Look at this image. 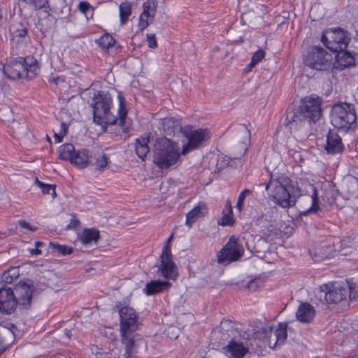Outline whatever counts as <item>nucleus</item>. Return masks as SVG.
I'll list each match as a JSON object with an SVG mask.
<instances>
[{"label": "nucleus", "mask_w": 358, "mask_h": 358, "mask_svg": "<svg viewBox=\"0 0 358 358\" xmlns=\"http://www.w3.org/2000/svg\"><path fill=\"white\" fill-rule=\"evenodd\" d=\"M120 106L118 109L119 117L111 112L112 98L110 94L99 91L94 94L92 103L93 108V119L96 124L101 127L117 124L122 127V131H129L128 127H125L127 110L124 104V98L119 95Z\"/></svg>", "instance_id": "obj_1"}, {"label": "nucleus", "mask_w": 358, "mask_h": 358, "mask_svg": "<svg viewBox=\"0 0 358 358\" xmlns=\"http://www.w3.org/2000/svg\"><path fill=\"white\" fill-rule=\"evenodd\" d=\"M291 180L280 176L276 179L271 176L266 185V189H271L269 196L278 205L284 208H289L295 205L296 199L301 196V191L298 186L291 184Z\"/></svg>", "instance_id": "obj_2"}, {"label": "nucleus", "mask_w": 358, "mask_h": 358, "mask_svg": "<svg viewBox=\"0 0 358 358\" xmlns=\"http://www.w3.org/2000/svg\"><path fill=\"white\" fill-rule=\"evenodd\" d=\"M152 152L154 164L162 169L179 164L182 155L176 143L165 137L155 139Z\"/></svg>", "instance_id": "obj_3"}, {"label": "nucleus", "mask_w": 358, "mask_h": 358, "mask_svg": "<svg viewBox=\"0 0 358 358\" xmlns=\"http://www.w3.org/2000/svg\"><path fill=\"white\" fill-rule=\"evenodd\" d=\"M39 71L38 62L33 57H10L3 66V73L10 79L32 78Z\"/></svg>", "instance_id": "obj_4"}, {"label": "nucleus", "mask_w": 358, "mask_h": 358, "mask_svg": "<svg viewBox=\"0 0 358 358\" xmlns=\"http://www.w3.org/2000/svg\"><path fill=\"white\" fill-rule=\"evenodd\" d=\"M331 122L334 127L342 131L356 127L357 116L353 106L346 103L334 105L331 109Z\"/></svg>", "instance_id": "obj_5"}, {"label": "nucleus", "mask_w": 358, "mask_h": 358, "mask_svg": "<svg viewBox=\"0 0 358 358\" xmlns=\"http://www.w3.org/2000/svg\"><path fill=\"white\" fill-rule=\"evenodd\" d=\"M354 291L352 286L343 287L339 285L324 284L316 292V297L326 303H337L348 296L352 299Z\"/></svg>", "instance_id": "obj_6"}, {"label": "nucleus", "mask_w": 358, "mask_h": 358, "mask_svg": "<svg viewBox=\"0 0 358 358\" xmlns=\"http://www.w3.org/2000/svg\"><path fill=\"white\" fill-rule=\"evenodd\" d=\"M306 66L320 71L331 69L333 64V56L320 46L311 47L304 57Z\"/></svg>", "instance_id": "obj_7"}, {"label": "nucleus", "mask_w": 358, "mask_h": 358, "mask_svg": "<svg viewBox=\"0 0 358 358\" xmlns=\"http://www.w3.org/2000/svg\"><path fill=\"white\" fill-rule=\"evenodd\" d=\"M322 43L331 52L346 50L348 39L340 28L328 29L322 32Z\"/></svg>", "instance_id": "obj_8"}, {"label": "nucleus", "mask_w": 358, "mask_h": 358, "mask_svg": "<svg viewBox=\"0 0 358 358\" xmlns=\"http://www.w3.org/2000/svg\"><path fill=\"white\" fill-rule=\"evenodd\" d=\"M180 131L188 141L187 143L182 147L181 151L182 155H185L189 151L198 148L209 138L207 129H192L191 127H185L183 129H180Z\"/></svg>", "instance_id": "obj_9"}, {"label": "nucleus", "mask_w": 358, "mask_h": 358, "mask_svg": "<svg viewBox=\"0 0 358 358\" xmlns=\"http://www.w3.org/2000/svg\"><path fill=\"white\" fill-rule=\"evenodd\" d=\"M321 103L322 99L315 95H310L302 99L299 108L310 124L320 120L322 115Z\"/></svg>", "instance_id": "obj_10"}, {"label": "nucleus", "mask_w": 358, "mask_h": 358, "mask_svg": "<svg viewBox=\"0 0 358 358\" xmlns=\"http://www.w3.org/2000/svg\"><path fill=\"white\" fill-rule=\"evenodd\" d=\"M34 286L30 283V280L27 281L20 280L14 287V294L15 295L18 308L27 310L31 306Z\"/></svg>", "instance_id": "obj_11"}, {"label": "nucleus", "mask_w": 358, "mask_h": 358, "mask_svg": "<svg viewBox=\"0 0 358 358\" xmlns=\"http://www.w3.org/2000/svg\"><path fill=\"white\" fill-rule=\"evenodd\" d=\"M243 252V247L236 241L234 238L231 237L220 252L217 256L218 262L220 264H228L238 260Z\"/></svg>", "instance_id": "obj_12"}, {"label": "nucleus", "mask_w": 358, "mask_h": 358, "mask_svg": "<svg viewBox=\"0 0 358 358\" xmlns=\"http://www.w3.org/2000/svg\"><path fill=\"white\" fill-rule=\"evenodd\" d=\"M161 265L159 271L165 278L175 279L177 276L176 266L172 261L171 246L165 245L160 255Z\"/></svg>", "instance_id": "obj_13"}, {"label": "nucleus", "mask_w": 358, "mask_h": 358, "mask_svg": "<svg viewBox=\"0 0 358 358\" xmlns=\"http://www.w3.org/2000/svg\"><path fill=\"white\" fill-rule=\"evenodd\" d=\"M310 124L301 113L299 108L288 110L286 114L285 126L292 132L309 127Z\"/></svg>", "instance_id": "obj_14"}, {"label": "nucleus", "mask_w": 358, "mask_h": 358, "mask_svg": "<svg viewBox=\"0 0 358 358\" xmlns=\"http://www.w3.org/2000/svg\"><path fill=\"white\" fill-rule=\"evenodd\" d=\"M222 352L227 358H244L249 352V347L247 342L231 338L222 347Z\"/></svg>", "instance_id": "obj_15"}, {"label": "nucleus", "mask_w": 358, "mask_h": 358, "mask_svg": "<svg viewBox=\"0 0 358 358\" xmlns=\"http://www.w3.org/2000/svg\"><path fill=\"white\" fill-rule=\"evenodd\" d=\"M18 307L13 290L7 287L0 288V312L12 314Z\"/></svg>", "instance_id": "obj_16"}, {"label": "nucleus", "mask_w": 358, "mask_h": 358, "mask_svg": "<svg viewBox=\"0 0 358 358\" xmlns=\"http://www.w3.org/2000/svg\"><path fill=\"white\" fill-rule=\"evenodd\" d=\"M120 317V331H136L138 329L137 315L134 308L122 307L119 310Z\"/></svg>", "instance_id": "obj_17"}, {"label": "nucleus", "mask_w": 358, "mask_h": 358, "mask_svg": "<svg viewBox=\"0 0 358 358\" xmlns=\"http://www.w3.org/2000/svg\"><path fill=\"white\" fill-rule=\"evenodd\" d=\"M157 3L155 1L148 0L143 5V12L140 15L138 28L145 29L154 20Z\"/></svg>", "instance_id": "obj_18"}, {"label": "nucleus", "mask_w": 358, "mask_h": 358, "mask_svg": "<svg viewBox=\"0 0 358 358\" xmlns=\"http://www.w3.org/2000/svg\"><path fill=\"white\" fill-rule=\"evenodd\" d=\"M16 330V326L12 323L3 326L0 329V355L14 341L15 338V331Z\"/></svg>", "instance_id": "obj_19"}, {"label": "nucleus", "mask_w": 358, "mask_h": 358, "mask_svg": "<svg viewBox=\"0 0 358 358\" xmlns=\"http://www.w3.org/2000/svg\"><path fill=\"white\" fill-rule=\"evenodd\" d=\"M325 150L330 155L341 154L344 150L341 137L334 131L329 130L327 135Z\"/></svg>", "instance_id": "obj_20"}, {"label": "nucleus", "mask_w": 358, "mask_h": 358, "mask_svg": "<svg viewBox=\"0 0 358 358\" xmlns=\"http://www.w3.org/2000/svg\"><path fill=\"white\" fill-rule=\"evenodd\" d=\"M235 330L233 329L231 322L228 320L222 321L219 327L213 331V336L221 341H227L231 339Z\"/></svg>", "instance_id": "obj_21"}, {"label": "nucleus", "mask_w": 358, "mask_h": 358, "mask_svg": "<svg viewBox=\"0 0 358 358\" xmlns=\"http://www.w3.org/2000/svg\"><path fill=\"white\" fill-rule=\"evenodd\" d=\"M208 213L206 203L200 201L186 215L185 224L189 228L199 218L203 217Z\"/></svg>", "instance_id": "obj_22"}, {"label": "nucleus", "mask_w": 358, "mask_h": 358, "mask_svg": "<svg viewBox=\"0 0 358 358\" xmlns=\"http://www.w3.org/2000/svg\"><path fill=\"white\" fill-rule=\"evenodd\" d=\"M315 315V311L313 306L308 303H302L296 313L297 320L303 323L310 322Z\"/></svg>", "instance_id": "obj_23"}, {"label": "nucleus", "mask_w": 358, "mask_h": 358, "mask_svg": "<svg viewBox=\"0 0 358 358\" xmlns=\"http://www.w3.org/2000/svg\"><path fill=\"white\" fill-rule=\"evenodd\" d=\"M27 27L23 24H20L19 28H17L12 33L11 43L13 48L18 49L21 46L25 47L27 43Z\"/></svg>", "instance_id": "obj_24"}, {"label": "nucleus", "mask_w": 358, "mask_h": 358, "mask_svg": "<svg viewBox=\"0 0 358 358\" xmlns=\"http://www.w3.org/2000/svg\"><path fill=\"white\" fill-rule=\"evenodd\" d=\"M136 331H126L121 332L122 343L125 346V353L127 357H131L134 353L136 346V336L134 334Z\"/></svg>", "instance_id": "obj_25"}, {"label": "nucleus", "mask_w": 358, "mask_h": 358, "mask_svg": "<svg viewBox=\"0 0 358 358\" xmlns=\"http://www.w3.org/2000/svg\"><path fill=\"white\" fill-rule=\"evenodd\" d=\"M170 285L168 281L152 280L145 285L143 292L148 296L153 295L166 290Z\"/></svg>", "instance_id": "obj_26"}, {"label": "nucleus", "mask_w": 358, "mask_h": 358, "mask_svg": "<svg viewBox=\"0 0 358 358\" xmlns=\"http://www.w3.org/2000/svg\"><path fill=\"white\" fill-rule=\"evenodd\" d=\"M71 163L80 168H84L90 163H92V159H90V155L87 150H81L76 152H75Z\"/></svg>", "instance_id": "obj_27"}, {"label": "nucleus", "mask_w": 358, "mask_h": 358, "mask_svg": "<svg viewBox=\"0 0 358 358\" xmlns=\"http://www.w3.org/2000/svg\"><path fill=\"white\" fill-rule=\"evenodd\" d=\"M336 52V61L338 65H339L341 68L347 67L354 64L355 58L350 52L343 50H338V52Z\"/></svg>", "instance_id": "obj_28"}, {"label": "nucleus", "mask_w": 358, "mask_h": 358, "mask_svg": "<svg viewBox=\"0 0 358 358\" xmlns=\"http://www.w3.org/2000/svg\"><path fill=\"white\" fill-rule=\"evenodd\" d=\"M287 327L286 323H280L278 328L273 330L272 343L274 345L283 343L287 338Z\"/></svg>", "instance_id": "obj_29"}, {"label": "nucleus", "mask_w": 358, "mask_h": 358, "mask_svg": "<svg viewBox=\"0 0 358 358\" xmlns=\"http://www.w3.org/2000/svg\"><path fill=\"white\" fill-rule=\"evenodd\" d=\"M148 143L149 138L148 137L137 138L136 140V153L138 157L143 161L150 150L148 145Z\"/></svg>", "instance_id": "obj_30"}, {"label": "nucleus", "mask_w": 358, "mask_h": 358, "mask_svg": "<svg viewBox=\"0 0 358 358\" xmlns=\"http://www.w3.org/2000/svg\"><path fill=\"white\" fill-rule=\"evenodd\" d=\"M99 231L94 229H85L81 234V241L84 244H90L91 243H96L99 239Z\"/></svg>", "instance_id": "obj_31"}, {"label": "nucleus", "mask_w": 358, "mask_h": 358, "mask_svg": "<svg viewBox=\"0 0 358 358\" xmlns=\"http://www.w3.org/2000/svg\"><path fill=\"white\" fill-rule=\"evenodd\" d=\"M162 126L164 132L171 135L173 134L177 129H182L180 127L179 122L177 120L173 117H166L163 120Z\"/></svg>", "instance_id": "obj_32"}, {"label": "nucleus", "mask_w": 358, "mask_h": 358, "mask_svg": "<svg viewBox=\"0 0 358 358\" xmlns=\"http://www.w3.org/2000/svg\"><path fill=\"white\" fill-rule=\"evenodd\" d=\"M58 152L61 159L71 162L75 153V148L71 143L64 144L59 148Z\"/></svg>", "instance_id": "obj_33"}, {"label": "nucleus", "mask_w": 358, "mask_h": 358, "mask_svg": "<svg viewBox=\"0 0 358 358\" xmlns=\"http://www.w3.org/2000/svg\"><path fill=\"white\" fill-rule=\"evenodd\" d=\"M90 159H92V165L96 166V169L102 171L108 164V159L103 152L96 153L94 156L90 155Z\"/></svg>", "instance_id": "obj_34"}, {"label": "nucleus", "mask_w": 358, "mask_h": 358, "mask_svg": "<svg viewBox=\"0 0 358 358\" xmlns=\"http://www.w3.org/2000/svg\"><path fill=\"white\" fill-rule=\"evenodd\" d=\"M221 220H218L217 223L222 226H231L234 224L232 217V208L230 203H227L225 209L222 212Z\"/></svg>", "instance_id": "obj_35"}, {"label": "nucleus", "mask_w": 358, "mask_h": 358, "mask_svg": "<svg viewBox=\"0 0 358 358\" xmlns=\"http://www.w3.org/2000/svg\"><path fill=\"white\" fill-rule=\"evenodd\" d=\"M273 327L269 324H264L262 325L261 327H259L256 334H257V336L259 338H267L268 341V344H272V337H273Z\"/></svg>", "instance_id": "obj_36"}, {"label": "nucleus", "mask_w": 358, "mask_h": 358, "mask_svg": "<svg viewBox=\"0 0 358 358\" xmlns=\"http://www.w3.org/2000/svg\"><path fill=\"white\" fill-rule=\"evenodd\" d=\"M312 195H311V201L312 205L311 206L306 210H304L303 212L300 213L301 215H307L308 214L310 213H317L320 210L319 207V199H318V194L317 191L315 187H312Z\"/></svg>", "instance_id": "obj_37"}, {"label": "nucleus", "mask_w": 358, "mask_h": 358, "mask_svg": "<svg viewBox=\"0 0 358 358\" xmlns=\"http://www.w3.org/2000/svg\"><path fill=\"white\" fill-rule=\"evenodd\" d=\"M119 8L121 24H124L131 14V3L129 1L122 2Z\"/></svg>", "instance_id": "obj_38"}, {"label": "nucleus", "mask_w": 358, "mask_h": 358, "mask_svg": "<svg viewBox=\"0 0 358 358\" xmlns=\"http://www.w3.org/2000/svg\"><path fill=\"white\" fill-rule=\"evenodd\" d=\"M19 275V268L17 267H12L3 272L1 275V280L6 284H10L14 280L17 279Z\"/></svg>", "instance_id": "obj_39"}, {"label": "nucleus", "mask_w": 358, "mask_h": 358, "mask_svg": "<svg viewBox=\"0 0 358 358\" xmlns=\"http://www.w3.org/2000/svg\"><path fill=\"white\" fill-rule=\"evenodd\" d=\"M49 248L52 250L53 252L57 253L58 255H66L73 252V248L71 247L52 242L49 243Z\"/></svg>", "instance_id": "obj_40"}, {"label": "nucleus", "mask_w": 358, "mask_h": 358, "mask_svg": "<svg viewBox=\"0 0 358 358\" xmlns=\"http://www.w3.org/2000/svg\"><path fill=\"white\" fill-rule=\"evenodd\" d=\"M97 44L103 49H109L115 45V41L110 34H104L97 41Z\"/></svg>", "instance_id": "obj_41"}, {"label": "nucleus", "mask_w": 358, "mask_h": 358, "mask_svg": "<svg viewBox=\"0 0 358 358\" xmlns=\"http://www.w3.org/2000/svg\"><path fill=\"white\" fill-rule=\"evenodd\" d=\"M35 182L41 189L43 194H51L52 198L56 197L55 185L45 184L41 182L37 178H36Z\"/></svg>", "instance_id": "obj_42"}, {"label": "nucleus", "mask_w": 358, "mask_h": 358, "mask_svg": "<svg viewBox=\"0 0 358 358\" xmlns=\"http://www.w3.org/2000/svg\"><path fill=\"white\" fill-rule=\"evenodd\" d=\"M265 56V52L262 50H259L252 55L250 63L248 65L249 70L260 62Z\"/></svg>", "instance_id": "obj_43"}, {"label": "nucleus", "mask_w": 358, "mask_h": 358, "mask_svg": "<svg viewBox=\"0 0 358 358\" xmlns=\"http://www.w3.org/2000/svg\"><path fill=\"white\" fill-rule=\"evenodd\" d=\"M262 285L263 281L260 278H255L248 282L246 288L250 292H255Z\"/></svg>", "instance_id": "obj_44"}, {"label": "nucleus", "mask_w": 358, "mask_h": 358, "mask_svg": "<svg viewBox=\"0 0 358 358\" xmlns=\"http://www.w3.org/2000/svg\"><path fill=\"white\" fill-rule=\"evenodd\" d=\"M34 9H41L45 6L46 0H22Z\"/></svg>", "instance_id": "obj_45"}, {"label": "nucleus", "mask_w": 358, "mask_h": 358, "mask_svg": "<svg viewBox=\"0 0 358 358\" xmlns=\"http://www.w3.org/2000/svg\"><path fill=\"white\" fill-rule=\"evenodd\" d=\"M79 10L87 17V13L92 10V6L87 1H81L78 6Z\"/></svg>", "instance_id": "obj_46"}, {"label": "nucleus", "mask_w": 358, "mask_h": 358, "mask_svg": "<svg viewBox=\"0 0 358 358\" xmlns=\"http://www.w3.org/2000/svg\"><path fill=\"white\" fill-rule=\"evenodd\" d=\"M238 132L241 135L243 136L244 140H249L250 138V130L245 126L241 125L238 128Z\"/></svg>", "instance_id": "obj_47"}, {"label": "nucleus", "mask_w": 358, "mask_h": 358, "mask_svg": "<svg viewBox=\"0 0 358 358\" xmlns=\"http://www.w3.org/2000/svg\"><path fill=\"white\" fill-rule=\"evenodd\" d=\"M147 41L148 43V47L150 48H155L157 46V43L155 38V34H147Z\"/></svg>", "instance_id": "obj_48"}, {"label": "nucleus", "mask_w": 358, "mask_h": 358, "mask_svg": "<svg viewBox=\"0 0 358 358\" xmlns=\"http://www.w3.org/2000/svg\"><path fill=\"white\" fill-rule=\"evenodd\" d=\"M18 224L23 229H26L31 231H35L37 229L36 227H32L29 222L25 220H21L18 222Z\"/></svg>", "instance_id": "obj_49"}, {"label": "nucleus", "mask_w": 358, "mask_h": 358, "mask_svg": "<svg viewBox=\"0 0 358 358\" xmlns=\"http://www.w3.org/2000/svg\"><path fill=\"white\" fill-rule=\"evenodd\" d=\"M251 193H252L251 190H250L248 189H245L239 194L238 199L244 202L245 197L249 196L250 194H251Z\"/></svg>", "instance_id": "obj_50"}, {"label": "nucleus", "mask_w": 358, "mask_h": 358, "mask_svg": "<svg viewBox=\"0 0 358 358\" xmlns=\"http://www.w3.org/2000/svg\"><path fill=\"white\" fill-rule=\"evenodd\" d=\"M79 224H80L79 220L73 218L71 220V222L66 227V229L69 230V229H74Z\"/></svg>", "instance_id": "obj_51"}, {"label": "nucleus", "mask_w": 358, "mask_h": 358, "mask_svg": "<svg viewBox=\"0 0 358 358\" xmlns=\"http://www.w3.org/2000/svg\"><path fill=\"white\" fill-rule=\"evenodd\" d=\"M67 128H68V126H67V124L66 123L62 122L61 124L60 132H61V134H62V135H66V134L67 132Z\"/></svg>", "instance_id": "obj_52"}, {"label": "nucleus", "mask_w": 358, "mask_h": 358, "mask_svg": "<svg viewBox=\"0 0 358 358\" xmlns=\"http://www.w3.org/2000/svg\"><path fill=\"white\" fill-rule=\"evenodd\" d=\"M64 136V135H62V134H61V132H59V134H55L54 137L55 138L56 143L62 142Z\"/></svg>", "instance_id": "obj_53"}, {"label": "nucleus", "mask_w": 358, "mask_h": 358, "mask_svg": "<svg viewBox=\"0 0 358 358\" xmlns=\"http://www.w3.org/2000/svg\"><path fill=\"white\" fill-rule=\"evenodd\" d=\"M30 253L32 255H41L42 254V252L40 249H38V248H34V249H30Z\"/></svg>", "instance_id": "obj_54"}, {"label": "nucleus", "mask_w": 358, "mask_h": 358, "mask_svg": "<svg viewBox=\"0 0 358 358\" xmlns=\"http://www.w3.org/2000/svg\"><path fill=\"white\" fill-rule=\"evenodd\" d=\"M243 203L242 201L238 199L237 201V203H236V208H238V210L239 211H241L242 209H243Z\"/></svg>", "instance_id": "obj_55"}, {"label": "nucleus", "mask_w": 358, "mask_h": 358, "mask_svg": "<svg viewBox=\"0 0 358 358\" xmlns=\"http://www.w3.org/2000/svg\"><path fill=\"white\" fill-rule=\"evenodd\" d=\"M44 243L43 242H41V241H36L35 242V246L36 248L39 249L40 247H41L42 245H43Z\"/></svg>", "instance_id": "obj_56"}, {"label": "nucleus", "mask_w": 358, "mask_h": 358, "mask_svg": "<svg viewBox=\"0 0 358 358\" xmlns=\"http://www.w3.org/2000/svg\"><path fill=\"white\" fill-rule=\"evenodd\" d=\"M173 234H172V235H171V236L168 238V240L166 241V245H169L170 246L169 243H170V242L171 241V240H172V238H173Z\"/></svg>", "instance_id": "obj_57"}, {"label": "nucleus", "mask_w": 358, "mask_h": 358, "mask_svg": "<svg viewBox=\"0 0 358 358\" xmlns=\"http://www.w3.org/2000/svg\"><path fill=\"white\" fill-rule=\"evenodd\" d=\"M65 334H66V336H68V338H71V331L69 330H66V332Z\"/></svg>", "instance_id": "obj_58"}, {"label": "nucleus", "mask_w": 358, "mask_h": 358, "mask_svg": "<svg viewBox=\"0 0 358 358\" xmlns=\"http://www.w3.org/2000/svg\"><path fill=\"white\" fill-rule=\"evenodd\" d=\"M59 80H60V78L59 77H57V78H55L53 79V82L55 84H57Z\"/></svg>", "instance_id": "obj_59"}, {"label": "nucleus", "mask_w": 358, "mask_h": 358, "mask_svg": "<svg viewBox=\"0 0 358 358\" xmlns=\"http://www.w3.org/2000/svg\"><path fill=\"white\" fill-rule=\"evenodd\" d=\"M264 234L265 236H267V238H268H268H269V237L271 236L270 233L264 232Z\"/></svg>", "instance_id": "obj_60"}, {"label": "nucleus", "mask_w": 358, "mask_h": 358, "mask_svg": "<svg viewBox=\"0 0 358 358\" xmlns=\"http://www.w3.org/2000/svg\"><path fill=\"white\" fill-rule=\"evenodd\" d=\"M202 358H206V357H202Z\"/></svg>", "instance_id": "obj_61"}]
</instances>
